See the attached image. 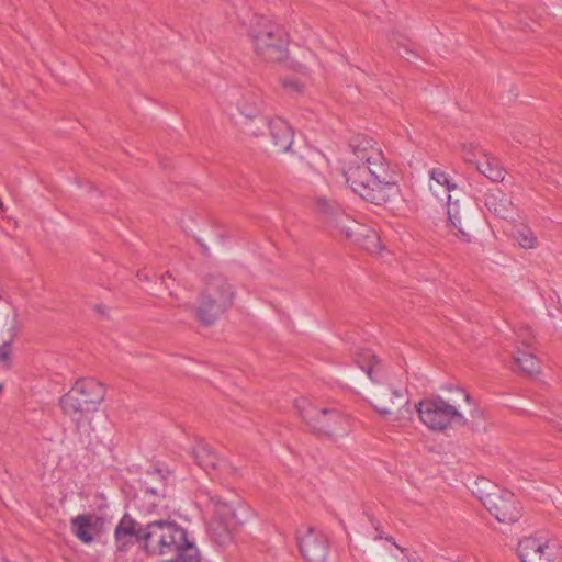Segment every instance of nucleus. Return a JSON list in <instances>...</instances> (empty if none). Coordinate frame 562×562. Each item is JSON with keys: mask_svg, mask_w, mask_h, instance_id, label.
Listing matches in <instances>:
<instances>
[{"mask_svg": "<svg viewBox=\"0 0 562 562\" xmlns=\"http://www.w3.org/2000/svg\"><path fill=\"white\" fill-rule=\"evenodd\" d=\"M485 205L490 211L504 220H513L516 214L514 203L501 191L488 194L485 200Z\"/></svg>", "mask_w": 562, "mask_h": 562, "instance_id": "412c9836", "label": "nucleus"}, {"mask_svg": "<svg viewBox=\"0 0 562 562\" xmlns=\"http://www.w3.org/2000/svg\"><path fill=\"white\" fill-rule=\"evenodd\" d=\"M209 506L212 510L207 526L209 535L217 544L226 546L232 541L233 530L238 525L235 509L232 504L218 496H211Z\"/></svg>", "mask_w": 562, "mask_h": 562, "instance_id": "6e6552de", "label": "nucleus"}, {"mask_svg": "<svg viewBox=\"0 0 562 562\" xmlns=\"http://www.w3.org/2000/svg\"><path fill=\"white\" fill-rule=\"evenodd\" d=\"M420 422L432 431H443L454 425H465L460 405L450 404L440 396L428 397L416 404Z\"/></svg>", "mask_w": 562, "mask_h": 562, "instance_id": "423d86ee", "label": "nucleus"}, {"mask_svg": "<svg viewBox=\"0 0 562 562\" xmlns=\"http://www.w3.org/2000/svg\"><path fill=\"white\" fill-rule=\"evenodd\" d=\"M482 505L501 524H514L522 515V508L517 497L507 490L493 487L491 492L479 496Z\"/></svg>", "mask_w": 562, "mask_h": 562, "instance_id": "9d476101", "label": "nucleus"}, {"mask_svg": "<svg viewBox=\"0 0 562 562\" xmlns=\"http://www.w3.org/2000/svg\"><path fill=\"white\" fill-rule=\"evenodd\" d=\"M314 202L315 211L319 215L324 216L327 221L339 225L341 229H346L347 236H350L349 231L344 225V221L348 218L345 215L342 206L336 200L324 194H318L315 195Z\"/></svg>", "mask_w": 562, "mask_h": 562, "instance_id": "2eb2a0df", "label": "nucleus"}, {"mask_svg": "<svg viewBox=\"0 0 562 562\" xmlns=\"http://www.w3.org/2000/svg\"><path fill=\"white\" fill-rule=\"evenodd\" d=\"M296 543L307 562H325L328 555V540L316 528L303 524L295 532Z\"/></svg>", "mask_w": 562, "mask_h": 562, "instance_id": "9b49d317", "label": "nucleus"}, {"mask_svg": "<svg viewBox=\"0 0 562 562\" xmlns=\"http://www.w3.org/2000/svg\"><path fill=\"white\" fill-rule=\"evenodd\" d=\"M144 526H140L128 514H125L114 530L115 547L119 551H127L134 544H138L143 550Z\"/></svg>", "mask_w": 562, "mask_h": 562, "instance_id": "f8f14e48", "label": "nucleus"}, {"mask_svg": "<svg viewBox=\"0 0 562 562\" xmlns=\"http://www.w3.org/2000/svg\"><path fill=\"white\" fill-rule=\"evenodd\" d=\"M143 551L148 555H175L164 562H200L196 547L189 542L187 530L173 520L157 519L144 526Z\"/></svg>", "mask_w": 562, "mask_h": 562, "instance_id": "f03ea898", "label": "nucleus"}, {"mask_svg": "<svg viewBox=\"0 0 562 562\" xmlns=\"http://www.w3.org/2000/svg\"><path fill=\"white\" fill-rule=\"evenodd\" d=\"M238 112L246 119L254 120L258 117L263 110L261 95L255 91L241 93L235 101Z\"/></svg>", "mask_w": 562, "mask_h": 562, "instance_id": "6ab92c4d", "label": "nucleus"}, {"mask_svg": "<svg viewBox=\"0 0 562 562\" xmlns=\"http://www.w3.org/2000/svg\"><path fill=\"white\" fill-rule=\"evenodd\" d=\"M428 186L431 194L439 201H450V192L456 188V184L451 183L448 175L439 168H434L430 171Z\"/></svg>", "mask_w": 562, "mask_h": 562, "instance_id": "aec40b11", "label": "nucleus"}, {"mask_svg": "<svg viewBox=\"0 0 562 562\" xmlns=\"http://www.w3.org/2000/svg\"><path fill=\"white\" fill-rule=\"evenodd\" d=\"M273 144L279 151L288 153L291 149L294 138V132L286 121L282 117H274L269 122Z\"/></svg>", "mask_w": 562, "mask_h": 562, "instance_id": "f3484780", "label": "nucleus"}, {"mask_svg": "<svg viewBox=\"0 0 562 562\" xmlns=\"http://www.w3.org/2000/svg\"><path fill=\"white\" fill-rule=\"evenodd\" d=\"M364 248L372 254H378L381 251L382 246L380 237L375 232H371L370 235L366 236Z\"/></svg>", "mask_w": 562, "mask_h": 562, "instance_id": "cd10ccee", "label": "nucleus"}, {"mask_svg": "<svg viewBox=\"0 0 562 562\" xmlns=\"http://www.w3.org/2000/svg\"><path fill=\"white\" fill-rule=\"evenodd\" d=\"M475 167L480 173L494 182H498L504 179V170L499 166L497 159L485 153L482 154V159L480 161H475Z\"/></svg>", "mask_w": 562, "mask_h": 562, "instance_id": "b1692460", "label": "nucleus"}, {"mask_svg": "<svg viewBox=\"0 0 562 562\" xmlns=\"http://www.w3.org/2000/svg\"><path fill=\"white\" fill-rule=\"evenodd\" d=\"M356 363L373 383H381L383 381V364L371 350L361 351L356 358Z\"/></svg>", "mask_w": 562, "mask_h": 562, "instance_id": "a211bd4d", "label": "nucleus"}, {"mask_svg": "<svg viewBox=\"0 0 562 562\" xmlns=\"http://www.w3.org/2000/svg\"><path fill=\"white\" fill-rule=\"evenodd\" d=\"M71 390L77 391V394L82 400H86V403L91 405L94 409H97L98 405L105 396V389L103 384L94 379L79 380L75 383Z\"/></svg>", "mask_w": 562, "mask_h": 562, "instance_id": "dca6fc26", "label": "nucleus"}, {"mask_svg": "<svg viewBox=\"0 0 562 562\" xmlns=\"http://www.w3.org/2000/svg\"><path fill=\"white\" fill-rule=\"evenodd\" d=\"M371 524L372 526L374 527L375 531H376V536H375V539H385L390 542H392L397 549H400L401 551H403L404 549L401 548L395 541H394V538L393 537H384V533L383 531L380 529V526H379V522L374 519V518H371Z\"/></svg>", "mask_w": 562, "mask_h": 562, "instance_id": "c756f323", "label": "nucleus"}, {"mask_svg": "<svg viewBox=\"0 0 562 562\" xmlns=\"http://www.w3.org/2000/svg\"><path fill=\"white\" fill-rule=\"evenodd\" d=\"M514 360L520 370L528 375H536L540 372L539 360L530 352L517 349Z\"/></svg>", "mask_w": 562, "mask_h": 562, "instance_id": "393cba45", "label": "nucleus"}, {"mask_svg": "<svg viewBox=\"0 0 562 562\" xmlns=\"http://www.w3.org/2000/svg\"><path fill=\"white\" fill-rule=\"evenodd\" d=\"M193 456L196 463L207 473L215 470L220 463V458L215 451L205 442H199L194 447Z\"/></svg>", "mask_w": 562, "mask_h": 562, "instance_id": "4be33fe9", "label": "nucleus"}, {"mask_svg": "<svg viewBox=\"0 0 562 562\" xmlns=\"http://www.w3.org/2000/svg\"><path fill=\"white\" fill-rule=\"evenodd\" d=\"M371 405L382 416H394L392 420L395 425L411 415L406 393L391 386L376 385L371 392Z\"/></svg>", "mask_w": 562, "mask_h": 562, "instance_id": "0eeeda50", "label": "nucleus"}, {"mask_svg": "<svg viewBox=\"0 0 562 562\" xmlns=\"http://www.w3.org/2000/svg\"><path fill=\"white\" fill-rule=\"evenodd\" d=\"M282 85L289 91L300 92L302 90V85L294 79H284Z\"/></svg>", "mask_w": 562, "mask_h": 562, "instance_id": "7c9ffc66", "label": "nucleus"}, {"mask_svg": "<svg viewBox=\"0 0 562 562\" xmlns=\"http://www.w3.org/2000/svg\"><path fill=\"white\" fill-rule=\"evenodd\" d=\"M295 407L311 430L321 437L334 438L344 436L349 430L348 416L333 407H322L302 397L295 402Z\"/></svg>", "mask_w": 562, "mask_h": 562, "instance_id": "20e7f679", "label": "nucleus"}, {"mask_svg": "<svg viewBox=\"0 0 562 562\" xmlns=\"http://www.w3.org/2000/svg\"><path fill=\"white\" fill-rule=\"evenodd\" d=\"M232 285L222 276L206 279L196 307V317L204 324H212L233 304Z\"/></svg>", "mask_w": 562, "mask_h": 562, "instance_id": "39448f33", "label": "nucleus"}, {"mask_svg": "<svg viewBox=\"0 0 562 562\" xmlns=\"http://www.w3.org/2000/svg\"><path fill=\"white\" fill-rule=\"evenodd\" d=\"M517 554L521 562H561L562 547L555 538L529 536L519 540Z\"/></svg>", "mask_w": 562, "mask_h": 562, "instance_id": "1a4fd4ad", "label": "nucleus"}, {"mask_svg": "<svg viewBox=\"0 0 562 562\" xmlns=\"http://www.w3.org/2000/svg\"><path fill=\"white\" fill-rule=\"evenodd\" d=\"M102 519L93 514H81L71 519L72 533L83 543H91L101 532Z\"/></svg>", "mask_w": 562, "mask_h": 562, "instance_id": "4468645a", "label": "nucleus"}, {"mask_svg": "<svg viewBox=\"0 0 562 562\" xmlns=\"http://www.w3.org/2000/svg\"><path fill=\"white\" fill-rule=\"evenodd\" d=\"M460 394H461V396L464 398V402H465V403H470V401H471V396H470V394H469V393H467V392H464V391H460Z\"/></svg>", "mask_w": 562, "mask_h": 562, "instance_id": "72a5a7b5", "label": "nucleus"}, {"mask_svg": "<svg viewBox=\"0 0 562 562\" xmlns=\"http://www.w3.org/2000/svg\"><path fill=\"white\" fill-rule=\"evenodd\" d=\"M94 311H95V313H98V314H100L102 316H105L109 313V307L106 305H103V304H97L94 306Z\"/></svg>", "mask_w": 562, "mask_h": 562, "instance_id": "2f4dec72", "label": "nucleus"}, {"mask_svg": "<svg viewBox=\"0 0 562 562\" xmlns=\"http://www.w3.org/2000/svg\"><path fill=\"white\" fill-rule=\"evenodd\" d=\"M12 347L11 341H5L0 346V362L9 367L11 360Z\"/></svg>", "mask_w": 562, "mask_h": 562, "instance_id": "c85d7f7f", "label": "nucleus"}, {"mask_svg": "<svg viewBox=\"0 0 562 562\" xmlns=\"http://www.w3.org/2000/svg\"><path fill=\"white\" fill-rule=\"evenodd\" d=\"M448 221L450 226L454 228L457 232L454 235L464 243L471 241L470 233L467 231L465 223L463 222L461 215V209L458 201L451 203V200L448 201Z\"/></svg>", "mask_w": 562, "mask_h": 562, "instance_id": "5701e85b", "label": "nucleus"}, {"mask_svg": "<svg viewBox=\"0 0 562 562\" xmlns=\"http://www.w3.org/2000/svg\"><path fill=\"white\" fill-rule=\"evenodd\" d=\"M483 151L475 144L469 143L462 146V157L464 161L469 164H474L475 161H480L477 156H482Z\"/></svg>", "mask_w": 562, "mask_h": 562, "instance_id": "bb28decb", "label": "nucleus"}, {"mask_svg": "<svg viewBox=\"0 0 562 562\" xmlns=\"http://www.w3.org/2000/svg\"><path fill=\"white\" fill-rule=\"evenodd\" d=\"M515 239L524 249H535L538 247V238L535 232L528 226H520L516 229Z\"/></svg>", "mask_w": 562, "mask_h": 562, "instance_id": "a878e982", "label": "nucleus"}, {"mask_svg": "<svg viewBox=\"0 0 562 562\" xmlns=\"http://www.w3.org/2000/svg\"><path fill=\"white\" fill-rule=\"evenodd\" d=\"M60 406L64 413L69 416L78 427L90 423V415L95 411L91 405L82 400L77 391L70 390L60 398Z\"/></svg>", "mask_w": 562, "mask_h": 562, "instance_id": "ddd939ff", "label": "nucleus"}, {"mask_svg": "<svg viewBox=\"0 0 562 562\" xmlns=\"http://www.w3.org/2000/svg\"><path fill=\"white\" fill-rule=\"evenodd\" d=\"M254 52L266 63H281L288 56V35L272 20L254 14L248 30Z\"/></svg>", "mask_w": 562, "mask_h": 562, "instance_id": "7ed1b4c3", "label": "nucleus"}, {"mask_svg": "<svg viewBox=\"0 0 562 562\" xmlns=\"http://www.w3.org/2000/svg\"><path fill=\"white\" fill-rule=\"evenodd\" d=\"M236 20L239 22L240 25L245 26L247 23L246 14L244 12H235Z\"/></svg>", "mask_w": 562, "mask_h": 562, "instance_id": "473e14b6", "label": "nucleus"}, {"mask_svg": "<svg viewBox=\"0 0 562 562\" xmlns=\"http://www.w3.org/2000/svg\"><path fill=\"white\" fill-rule=\"evenodd\" d=\"M350 147L353 158L344 175L353 192L378 205L395 199L400 193L396 177L385 164L379 144L371 137L358 135Z\"/></svg>", "mask_w": 562, "mask_h": 562, "instance_id": "f257e3e1", "label": "nucleus"}]
</instances>
